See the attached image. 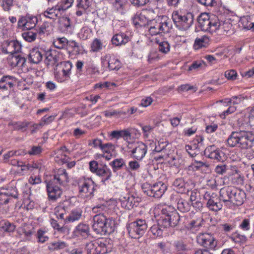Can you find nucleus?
Segmentation results:
<instances>
[{"instance_id": "2eb2a0df", "label": "nucleus", "mask_w": 254, "mask_h": 254, "mask_svg": "<svg viewBox=\"0 0 254 254\" xmlns=\"http://www.w3.org/2000/svg\"><path fill=\"white\" fill-rule=\"evenodd\" d=\"M206 157L217 162L223 161L225 159L224 152L214 145L209 146L204 150Z\"/></svg>"}, {"instance_id": "6ab92c4d", "label": "nucleus", "mask_w": 254, "mask_h": 254, "mask_svg": "<svg viewBox=\"0 0 254 254\" xmlns=\"http://www.w3.org/2000/svg\"><path fill=\"white\" fill-rule=\"evenodd\" d=\"M2 49L5 53L13 55L20 52L21 45L17 41H5L3 44Z\"/></svg>"}, {"instance_id": "39448f33", "label": "nucleus", "mask_w": 254, "mask_h": 254, "mask_svg": "<svg viewBox=\"0 0 254 254\" xmlns=\"http://www.w3.org/2000/svg\"><path fill=\"white\" fill-rule=\"evenodd\" d=\"M198 22L202 30L211 33L216 32L222 26L217 17L210 19L209 15L205 13L199 16Z\"/></svg>"}, {"instance_id": "de8ad7c7", "label": "nucleus", "mask_w": 254, "mask_h": 254, "mask_svg": "<svg viewBox=\"0 0 254 254\" xmlns=\"http://www.w3.org/2000/svg\"><path fill=\"white\" fill-rule=\"evenodd\" d=\"M146 19L145 17L142 14L136 15L133 19V23L135 25L138 26H143L145 25Z\"/></svg>"}, {"instance_id": "9b49d317", "label": "nucleus", "mask_w": 254, "mask_h": 254, "mask_svg": "<svg viewBox=\"0 0 254 254\" xmlns=\"http://www.w3.org/2000/svg\"><path fill=\"white\" fill-rule=\"evenodd\" d=\"M203 199L206 202V206L210 210L217 212L222 209L223 205L220 201L222 200L216 193L211 191H206L204 194Z\"/></svg>"}, {"instance_id": "e433bc0d", "label": "nucleus", "mask_w": 254, "mask_h": 254, "mask_svg": "<svg viewBox=\"0 0 254 254\" xmlns=\"http://www.w3.org/2000/svg\"><path fill=\"white\" fill-rule=\"evenodd\" d=\"M15 226L14 224L6 220L2 221L0 223V231L2 232L10 233L14 232Z\"/></svg>"}, {"instance_id": "72a5a7b5", "label": "nucleus", "mask_w": 254, "mask_h": 254, "mask_svg": "<svg viewBox=\"0 0 254 254\" xmlns=\"http://www.w3.org/2000/svg\"><path fill=\"white\" fill-rule=\"evenodd\" d=\"M104 42L100 39H94L90 44V51L97 53L101 51L105 47Z\"/></svg>"}, {"instance_id": "2f4dec72", "label": "nucleus", "mask_w": 254, "mask_h": 254, "mask_svg": "<svg viewBox=\"0 0 254 254\" xmlns=\"http://www.w3.org/2000/svg\"><path fill=\"white\" fill-rule=\"evenodd\" d=\"M66 150V148L65 146H63L55 151V158L56 161H61L63 163L67 162L69 158L64 153Z\"/></svg>"}, {"instance_id": "e2e57ef3", "label": "nucleus", "mask_w": 254, "mask_h": 254, "mask_svg": "<svg viewBox=\"0 0 254 254\" xmlns=\"http://www.w3.org/2000/svg\"><path fill=\"white\" fill-rule=\"evenodd\" d=\"M231 239L233 241L237 243L245 242L247 240V238L245 235H241L237 233H235L232 237Z\"/></svg>"}, {"instance_id": "c85d7f7f", "label": "nucleus", "mask_w": 254, "mask_h": 254, "mask_svg": "<svg viewBox=\"0 0 254 254\" xmlns=\"http://www.w3.org/2000/svg\"><path fill=\"white\" fill-rule=\"evenodd\" d=\"M17 233L25 240H30L34 233V229L31 225H24L18 229Z\"/></svg>"}, {"instance_id": "5701e85b", "label": "nucleus", "mask_w": 254, "mask_h": 254, "mask_svg": "<svg viewBox=\"0 0 254 254\" xmlns=\"http://www.w3.org/2000/svg\"><path fill=\"white\" fill-rule=\"evenodd\" d=\"M68 182L67 173L64 169H59L57 173L54 175V178L51 182L53 184H59L64 185Z\"/></svg>"}, {"instance_id": "473e14b6", "label": "nucleus", "mask_w": 254, "mask_h": 254, "mask_svg": "<svg viewBox=\"0 0 254 254\" xmlns=\"http://www.w3.org/2000/svg\"><path fill=\"white\" fill-rule=\"evenodd\" d=\"M95 174L103 178L102 181L104 183L110 179V178L112 176V172L111 170L106 166H104L102 168H99L95 172Z\"/></svg>"}, {"instance_id": "680f3d73", "label": "nucleus", "mask_w": 254, "mask_h": 254, "mask_svg": "<svg viewBox=\"0 0 254 254\" xmlns=\"http://www.w3.org/2000/svg\"><path fill=\"white\" fill-rule=\"evenodd\" d=\"M225 76L229 80H234L236 79L238 74L235 70L231 69L225 71Z\"/></svg>"}, {"instance_id": "09e8293b", "label": "nucleus", "mask_w": 254, "mask_h": 254, "mask_svg": "<svg viewBox=\"0 0 254 254\" xmlns=\"http://www.w3.org/2000/svg\"><path fill=\"white\" fill-rule=\"evenodd\" d=\"M109 208L105 205H98L92 208L93 212L98 214H104L106 215L109 213Z\"/></svg>"}, {"instance_id": "cd10ccee", "label": "nucleus", "mask_w": 254, "mask_h": 254, "mask_svg": "<svg viewBox=\"0 0 254 254\" xmlns=\"http://www.w3.org/2000/svg\"><path fill=\"white\" fill-rule=\"evenodd\" d=\"M93 0H76V6L77 9L76 14L77 16H81L91 6Z\"/></svg>"}, {"instance_id": "37998d69", "label": "nucleus", "mask_w": 254, "mask_h": 254, "mask_svg": "<svg viewBox=\"0 0 254 254\" xmlns=\"http://www.w3.org/2000/svg\"><path fill=\"white\" fill-rule=\"evenodd\" d=\"M157 49L158 51L164 54H167L170 51L171 46L168 42L166 41H163L158 43Z\"/></svg>"}, {"instance_id": "79ce46f5", "label": "nucleus", "mask_w": 254, "mask_h": 254, "mask_svg": "<svg viewBox=\"0 0 254 254\" xmlns=\"http://www.w3.org/2000/svg\"><path fill=\"white\" fill-rule=\"evenodd\" d=\"M52 31V25L47 22H44L38 30L40 35H49Z\"/></svg>"}, {"instance_id": "8fccbe9b", "label": "nucleus", "mask_w": 254, "mask_h": 254, "mask_svg": "<svg viewBox=\"0 0 254 254\" xmlns=\"http://www.w3.org/2000/svg\"><path fill=\"white\" fill-rule=\"evenodd\" d=\"M98 245L97 242H91L87 244L86 248L88 253L90 254H97V250L100 248V247H98Z\"/></svg>"}, {"instance_id": "4468645a", "label": "nucleus", "mask_w": 254, "mask_h": 254, "mask_svg": "<svg viewBox=\"0 0 254 254\" xmlns=\"http://www.w3.org/2000/svg\"><path fill=\"white\" fill-rule=\"evenodd\" d=\"M60 67L62 69V74L59 72L55 73V76L58 81L63 82L68 80L71 74L72 63L70 61L61 62Z\"/></svg>"}, {"instance_id": "864d4df0", "label": "nucleus", "mask_w": 254, "mask_h": 254, "mask_svg": "<svg viewBox=\"0 0 254 254\" xmlns=\"http://www.w3.org/2000/svg\"><path fill=\"white\" fill-rule=\"evenodd\" d=\"M43 151V148L41 146H32L28 151L27 154L30 156H38Z\"/></svg>"}, {"instance_id": "a19ab883", "label": "nucleus", "mask_w": 254, "mask_h": 254, "mask_svg": "<svg viewBox=\"0 0 254 254\" xmlns=\"http://www.w3.org/2000/svg\"><path fill=\"white\" fill-rule=\"evenodd\" d=\"M209 42L208 37L206 36H202L200 38H197L194 42V47L198 49L202 47H206Z\"/></svg>"}, {"instance_id": "ea45409f", "label": "nucleus", "mask_w": 254, "mask_h": 254, "mask_svg": "<svg viewBox=\"0 0 254 254\" xmlns=\"http://www.w3.org/2000/svg\"><path fill=\"white\" fill-rule=\"evenodd\" d=\"M67 41L68 40L64 37H58L54 40L53 44L57 49H65L67 48Z\"/></svg>"}, {"instance_id": "c9c22d12", "label": "nucleus", "mask_w": 254, "mask_h": 254, "mask_svg": "<svg viewBox=\"0 0 254 254\" xmlns=\"http://www.w3.org/2000/svg\"><path fill=\"white\" fill-rule=\"evenodd\" d=\"M9 62L12 66L22 67L25 63V59L19 55H13L10 58Z\"/></svg>"}, {"instance_id": "ddd939ff", "label": "nucleus", "mask_w": 254, "mask_h": 254, "mask_svg": "<svg viewBox=\"0 0 254 254\" xmlns=\"http://www.w3.org/2000/svg\"><path fill=\"white\" fill-rule=\"evenodd\" d=\"M197 243L206 249L214 250L217 242L214 236L209 233H200L196 237Z\"/></svg>"}, {"instance_id": "423d86ee", "label": "nucleus", "mask_w": 254, "mask_h": 254, "mask_svg": "<svg viewBox=\"0 0 254 254\" xmlns=\"http://www.w3.org/2000/svg\"><path fill=\"white\" fill-rule=\"evenodd\" d=\"M79 195L83 198L88 200L94 195L96 185L90 178H83L78 183Z\"/></svg>"}, {"instance_id": "774afa93", "label": "nucleus", "mask_w": 254, "mask_h": 254, "mask_svg": "<svg viewBox=\"0 0 254 254\" xmlns=\"http://www.w3.org/2000/svg\"><path fill=\"white\" fill-rule=\"evenodd\" d=\"M30 171L32 172L34 170H40L42 168V164L38 161H32L29 163Z\"/></svg>"}, {"instance_id": "13d9d810", "label": "nucleus", "mask_w": 254, "mask_h": 254, "mask_svg": "<svg viewBox=\"0 0 254 254\" xmlns=\"http://www.w3.org/2000/svg\"><path fill=\"white\" fill-rule=\"evenodd\" d=\"M79 35L81 39H87L91 35V30L88 27H84L80 30Z\"/></svg>"}, {"instance_id": "4be33fe9", "label": "nucleus", "mask_w": 254, "mask_h": 254, "mask_svg": "<svg viewBox=\"0 0 254 254\" xmlns=\"http://www.w3.org/2000/svg\"><path fill=\"white\" fill-rule=\"evenodd\" d=\"M17 83L16 78L10 75H5L0 80V89L4 90H10Z\"/></svg>"}, {"instance_id": "20e7f679", "label": "nucleus", "mask_w": 254, "mask_h": 254, "mask_svg": "<svg viewBox=\"0 0 254 254\" xmlns=\"http://www.w3.org/2000/svg\"><path fill=\"white\" fill-rule=\"evenodd\" d=\"M171 26V20L166 16L151 20L147 25L148 32L152 36L168 33Z\"/></svg>"}, {"instance_id": "7c9ffc66", "label": "nucleus", "mask_w": 254, "mask_h": 254, "mask_svg": "<svg viewBox=\"0 0 254 254\" xmlns=\"http://www.w3.org/2000/svg\"><path fill=\"white\" fill-rule=\"evenodd\" d=\"M116 222L115 219L113 217H110L106 215V220L105 222V226H104V231L103 234H110L113 233L116 228Z\"/></svg>"}, {"instance_id": "4d7b16f0", "label": "nucleus", "mask_w": 254, "mask_h": 254, "mask_svg": "<svg viewBox=\"0 0 254 254\" xmlns=\"http://www.w3.org/2000/svg\"><path fill=\"white\" fill-rule=\"evenodd\" d=\"M74 0H62L61 2L58 3V4L62 8V11L63 12L71 6Z\"/></svg>"}, {"instance_id": "dca6fc26", "label": "nucleus", "mask_w": 254, "mask_h": 254, "mask_svg": "<svg viewBox=\"0 0 254 254\" xmlns=\"http://www.w3.org/2000/svg\"><path fill=\"white\" fill-rule=\"evenodd\" d=\"M122 206L127 209H130L134 206H137L141 199L136 193L127 194L120 198Z\"/></svg>"}, {"instance_id": "f257e3e1", "label": "nucleus", "mask_w": 254, "mask_h": 254, "mask_svg": "<svg viewBox=\"0 0 254 254\" xmlns=\"http://www.w3.org/2000/svg\"><path fill=\"white\" fill-rule=\"evenodd\" d=\"M180 218L179 213L174 207L165 206L161 210L160 219L157 223L151 227L149 231L154 237H161L165 228L174 227L178 225Z\"/></svg>"}, {"instance_id": "393cba45", "label": "nucleus", "mask_w": 254, "mask_h": 254, "mask_svg": "<svg viewBox=\"0 0 254 254\" xmlns=\"http://www.w3.org/2000/svg\"><path fill=\"white\" fill-rule=\"evenodd\" d=\"M61 12H63L62 8L57 3L52 7H48L42 13V15L47 18L54 20L59 16Z\"/></svg>"}, {"instance_id": "69168bd1", "label": "nucleus", "mask_w": 254, "mask_h": 254, "mask_svg": "<svg viewBox=\"0 0 254 254\" xmlns=\"http://www.w3.org/2000/svg\"><path fill=\"white\" fill-rule=\"evenodd\" d=\"M4 194L7 195L8 196H10L14 198H18V192L17 190L14 188L11 187L9 189L6 190L5 192H2Z\"/></svg>"}, {"instance_id": "f8f14e48", "label": "nucleus", "mask_w": 254, "mask_h": 254, "mask_svg": "<svg viewBox=\"0 0 254 254\" xmlns=\"http://www.w3.org/2000/svg\"><path fill=\"white\" fill-rule=\"evenodd\" d=\"M102 66L109 70H118L122 67L120 61L113 54H106L101 57Z\"/></svg>"}, {"instance_id": "338daca9", "label": "nucleus", "mask_w": 254, "mask_h": 254, "mask_svg": "<svg viewBox=\"0 0 254 254\" xmlns=\"http://www.w3.org/2000/svg\"><path fill=\"white\" fill-rule=\"evenodd\" d=\"M18 167H20V171L19 173L23 175L27 173L28 171H30L29 164V163H26L25 162L21 161L20 162Z\"/></svg>"}, {"instance_id": "f03ea898", "label": "nucleus", "mask_w": 254, "mask_h": 254, "mask_svg": "<svg viewBox=\"0 0 254 254\" xmlns=\"http://www.w3.org/2000/svg\"><path fill=\"white\" fill-rule=\"evenodd\" d=\"M219 193L220 199L228 207L240 206L244 203L246 198V194L244 190L231 186L222 188Z\"/></svg>"}, {"instance_id": "9d476101", "label": "nucleus", "mask_w": 254, "mask_h": 254, "mask_svg": "<svg viewBox=\"0 0 254 254\" xmlns=\"http://www.w3.org/2000/svg\"><path fill=\"white\" fill-rule=\"evenodd\" d=\"M55 215L58 219H64L65 223L73 222L79 220L82 215V211L74 209L71 211L69 215L65 219L64 215L65 213L64 208L62 206H58L55 208Z\"/></svg>"}, {"instance_id": "1a4fd4ad", "label": "nucleus", "mask_w": 254, "mask_h": 254, "mask_svg": "<svg viewBox=\"0 0 254 254\" xmlns=\"http://www.w3.org/2000/svg\"><path fill=\"white\" fill-rule=\"evenodd\" d=\"M172 17L176 27L183 30L188 29L193 21V16L191 13L182 15L178 11H174L172 13Z\"/></svg>"}, {"instance_id": "052dcab7", "label": "nucleus", "mask_w": 254, "mask_h": 254, "mask_svg": "<svg viewBox=\"0 0 254 254\" xmlns=\"http://www.w3.org/2000/svg\"><path fill=\"white\" fill-rule=\"evenodd\" d=\"M239 228L244 231H249L251 228L250 219L247 218L244 219L239 225Z\"/></svg>"}, {"instance_id": "f704fd0d", "label": "nucleus", "mask_w": 254, "mask_h": 254, "mask_svg": "<svg viewBox=\"0 0 254 254\" xmlns=\"http://www.w3.org/2000/svg\"><path fill=\"white\" fill-rule=\"evenodd\" d=\"M176 201L178 209L182 212H186L190 210L191 205L186 200L177 197Z\"/></svg>"}, {"instance_id": "bf43d9fd", "label": "nucleus", "mask_w": 254, "mask_h": 254, "mask_svg": "<svg viewBox=\"0 0 254 254\" xmlns=\"http://www.w3.org/2000/svg\"><path fill=\"white\" fill-rule=\"evenodd\" d=\"M61 25L62 28H64L66 31H70L71 26L70 24V20L68 18L64 17L61 21Z\"/></svg>"}, {"instance_id": "f3484780", "label": "nucleus", "mask_w": 254, "mask_h": 254, "mask_svg": "<svg viewBox=\"0 0 254 254\" xmlns=\"http://www.w3.org/2000/svg\"><path fill=\"white\" fill-rule=\"evenodd\" d=\"M147 151V146L142 142H137L134 144L132 149L129 152L130 155L137 160H141Z\"/></svg>"}, {"instance_id": "bb28decb", "label": "nucleus", "mask_w": 254, "mask_h": 254, "mask_svg": "<svg viewBox=\"0 0 254 254\" xmlns=\"http://www.w3.org/2000/svg\"><path fill=\"white\" fill-rule=\"evenodd\" d=\"M43 50L39 48H34L30 51L29 60L31 63L37 64L43 59Z\"/></svg>"}, {"instance_id": "aec40b11", "label": "nucleus", "mask_w": 254, "mask_h": 254, "mask_svg": "<svg viewBox=\"0 0 254 254\" xmlns=\"http://www.w3.org/2000/svg\"><path fill=\"white\" fill-rule=\"evenodd\" d=\"M106 220V215L104 214H97L93 217V229L98 234H103L104 226Z\"/></svg>"}, {"instance_id": "4c0bfd02", "label": "nucleus", "mask_w": 254, "mask_h": 254, "mask_svg": "<svg viewBox=\"0 0 254 254\" xmlns=\"http://www.w3.org/2000/svg\"><path fill=\"white\" fill-rule=\"evenodd\" d=\"M67 247V244L62 241L52 242L49 244L48 249L51 251L63 250Z\"/></svg>"}, {"instance_id": "0eeeda50", "label": "nucleus", "mask_w": 254, "mask_h": 254, "mask_svg": "<svg viewBox=\"0 0 254 254\" xmlns=\"http://www.w3.org/2000/svg\"><path fill=\"white\" fill-rule=\"evenodd\" d=\"M147 224L144 219H138L128 224L127 229L129 236L134 239H138L145 232Z\"/></svg>"}, {"instance_id": "5fc2aeb1", "label": "nucleus", "mask_w": 254, "mask_h": 254, "mask_svg": "<svg viewBox=\"0 0 254 254\" xmlns=\"http://www.w3.org/2000/svg\"><path fill=\"white\" fill-rule=\"evenodd\" d=\"M127 3V0H115L113 3V6L114 8L117 11L122 12V11Z\"/></svg>"}, {"instance_id": "6e6d98bb", "label": "nucleus", "mask_w": 254, "mask_h": 254, "mask_svg": "<svg viewBox=\"0 0 254 254\" xmlns=\"http://www.w3.org/2000/svg\"><path fill=\"white\" fill-rule=\"evenodd\" d=\"M36 33L32 31L25 32L22 34L23 38L29 42L34 41L36 38Z\"/></svg>"}, {"instance_id": "412c9836", "label": "nucleus", "mask_w": 254, "mask_h": 254, "mask_svg": "<svg viewBox=\"0 0 254 254\" xmlns=\"http://www.w3.org/2000/svg\"><path fill=\"white\" fill-rule=\"evenodd\" d=\"M47 190L48 197L50 200L55 201L60 198L62 194V190L57 186H54V184L49 182L47 185Z\"/></svg>"}, {"instance_id": "3c124183", "label": "nucleus", "mask_w": 254, "mask_h": 254, "mask_svg": "<svg viewBox=\"0 0 254 254\" xmlns=\"http://www.w3.org/2000/svg\"><path fill=\"white\" fill-rule=\"evenodd\" d=\"M26 29H30L34 28L37 23V18L35 16H26Z\"/></svg>"}, {"instance_id": "7ed1b4c3", "label": "nucleus", "mask_w": 254, "mask_h": 254, "mask_svg": "<svg viewBox=\"0 0 254 254\" xmlns=\"http://www.w3.org/2000/svg\"><path fill=\"white\" fill-rule=\"evenodd\" d=\"M227 143L231 147L250 149L254 144V135L251 132L243 130L233 131L227 138Z\"/></svg>"}, {"instance_id": "49530a36", "label": "nucleus", "mask_w": 254, "mask_h": 254, "mask_svg": "<svg viewBox=\"0 0 254 254\" xmlns=\"http://www.w3.org/2000/svg\"><path fill=\"white\" fill-rule=\"evenodd\" d=\"M244 100L243 97L241 96H236L232 97L230 99H226L223 102L225 104H227V105L235 106L240 104ZM222 102V101H221Z\"/></svg>"}, {"instance_id": "a211bd4d", "label": "nucleus", "mask_w": 254, "mask_h": 254, "mask_svg": "<svg viewBox=\"0 0 254 254\" xmlns=\"http://www.w3.org/2000/svg\"><path fill=\"white\" fill-rule=\"evenodd\" d=\"M62 54L58 51H48L46 54L45 63L48 66L58 65L62 60Z\"/></svg>"}, {"instance_id": "b1692460", "label": "nucleus", "mask_w": 254, "mask_h": 254, "mask_svg": "<svg viewBox=\"0 0 254 254\" xmlns=\"http://www.w3.org/2000/svg\"><path fill=\"white\" fill-rule=\"evenodd\" d=\"M89 235V226L83 224H79L72 232V237L85 238Z\"/></svg>"}, {"instance_id": "c756f323", "label": "nucleus", "mask_w": 254, "mask_h": 254, "mask_svg": "<svg viewBox=\"0 0 254 254\" xmlns=\"http://www.w3.org/2000/svg\"><path fill=\"white\" fill-rule=\"evenodd\" d=\"M129 38L124 33L115 34L112 38V44L116 46L125 45L128 42Z\"/></svg>"}, {"instance_id": "c03bdc74", "label": "nucleus", "mask_w": 254, "mask_h": 254, "mask_svg": "<svg viewBox=\"0 0 254 254\" xmlns=\"http://www.w3.org/2000/svg\"><path fill=\"white\" fill-rule=\"evenodd\" d=\"M65 49H71L72 52L79 53L81 51V47L80 44L75 40H70L67 41V48Z\"/></svg>"}, {"instance_id": "a878e982", "label": "nucleus", "mask_w": 254, "mask_h": 254, "mask_svg": "<svg viewBox=\"0 0 254 254\" xmlns=\"http://www.w3.org/2000/svg\"><path fill=\"white\" fill-rule=\"evenodd\" d=\"M232 173H230L229 176L232 184L235 185H242L244 183V176L238 170L237 167L231 166Z\"/></svg>"}, {"instance_id": "6e6552de", "label": "nucleus", "mask_w": 254, "mask_h": 254, "mask_svg": "<svg viewBox=\"0 0 254 254\" xmlns=\"http://www.w3.org/2000/svg\"><path fill=\"white\" fill-rule=\"evenodd\" d=\"M142 189L144 193L149 196L160 198L167 190V186L162 182H159L152 185L145 183L142 185Z\"/></svg>"}, {"instance_id": "58836bf2", "label": "nucleus", "mask_w": 254, "mask_h": 254, "mask_svg": "<svg viewBox=\"0 0 254 254\" xmlns=\"http://www.w3.org/2000/svg\"><path fill=\"white\" fill-rule=\"evenodd\" d=\"M174 189L179 193H183L185 191L186 184L182 178L176 179L173 183Z\"/></svg>"}, {"instance_id": "a18cd8bd", "label": "nucleus", "mask_w": 254, "mask_h": 254, "mask_svg": "<svg viewBox=\"0 0 254 254\" xmlns=\"http://www.w3.org/2000/svg\"><path fill=\"white\" fill-rule=\"evenodd\" d=\"M110 165L113 168L114 171L121 169L123 166H126L125 160L122 158L116 159L109 163Z\"/></svg>"}, {"instance_id": "603ef678", "label": "nucleus", "mask_w": 254, "mask_h": 254, "mask_svg": "<svg viewBox=\"0 0 254 254\" xmlns=\"http://www.w3.org/2000/svg\"><path fill=\"white\" fill-rule=\"evenodd\" d=\"M47 232L42 229L38 230L37 233V238L38 242L41 243H44L49 239L48 236L46 235Z\"/></svg>"}, {"instance_id": "0e129e2a", "label": "nucleus", "mask_w": 254, "mask_h": 254, "mask_svg": "<svg viewBox=\"0 0 254 254\" xmlns=\"http://www.w3.org/2000/svg\"><path fill=\"white\" fill-rule=\"evenodd\" d=\"M55 116L51 115L49 116H45L40 120V123L43 127L51 123L55 119Z\"/></svg>"}]
</instances>
